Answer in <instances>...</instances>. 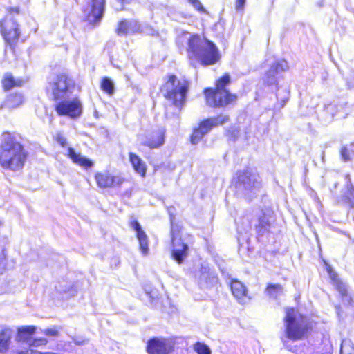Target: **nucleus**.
I'll use <instances>...</instances> for the list:
<instances>
[{
	"instance_id": "5701e85b",
	"label": "nucleus",
	"mask_w": 354,
	"mask_h": 354,
	"mask_svg": "<svg viewBox=\"0 0 354 354\" xmlns=\"http://www.w3.org/2000/svg\"><path fill=\"white\" fill-rule=\"evenodd\" d=\"M24 101V96L21 93H12L9 95L3 104H1L0 109H6L12 110L19 107Z\"/></svg>"
},
{
	"instance_id": "37998d69",
	"label": "nucleus",
	"mask_w": 354,
	"mask_h": 354,
	"mask_svg": "<svg viewBox=\"0 0 354 354\" xmlns=\"http://www.w3.org/2000/svg\"><path fill=\"white\" fill-rule=\"evenodd\" d=\"M56 140L62 147L66 146L67 144L66 138L60 133L56 135Z\"/></svg>"
},
{
	"instance_id": "c03bdc74",
	"label": "nucleus",
	"mask_w": 354,
	"mask_h": 354,
	"mask_svg": "<svg viewBox=\"0 0 354 354\" xmlns=\"http://www.w3.org/2000/svg\"><path fill=\"white\" fill-rule=\"evenodd\" d=\"M246 0H236V9L237 10H243L245 6Z\"/></svg>"
},
{
	"instance_id": "f03ea898",
	"label": "nucleus",
	"mask_w": 354,
	"mask_h": 354,
	"mask_svg": "<svg viewBox=\"0 0 354 354\" xmlns=\"http://www.w3.org/2000/svg\"><path fill=\"white\" fill-rule=\"evenodd\" d=\"M187 53L189 59L198 60L203 66L214 64L220 58L215 44L198 35L189 38Z\"/></svg>"
},
{
	"instance_id": "de8ad7c7",
	"label": "nucleus",
	"mask_w": 354,
	"mask_h": 354,
	"mask_svg": "<svg viewBox=\"0 0 354 354\" xmlns=\"http://www.w3.org/2000/svg\"><path fill=\"white\" fill-rule=\"evenodd\" d=\"M187 2L189 1V0H186Z\"/></svg>"
},
{
	"instance_id": "6ab92c4d",
	"label": "nucleus",
	"mask_w": 354,
	"mask_h": 354,
	"mask_svg": "<svg viewBox=\"0 0 354 354\" xmlns=\"http://www.w3.org/2000/svg\"><path fill=\"white\" fill-rule=\"evenodd\" d=\"M131 227L136 232V236L139 242L140 250L143 255L148 254V237L141 225L137 221H133L131 223Z\"/></svg>"
},
{
	"instance_id": "20e7f679",
	"label": "nucleus",
	"mask_w": 354,
	"mask_h": 354,
	"mask_svg": "<svg viewBox=\"0 0 354 354\" xmlns=\"http://www.w3.org/2000/svg\"><path fill=\"white\" fill-rule=\"evenodd\" d=\"M230 82V76L225 74L216 84V89L205 90L207 104L210 106H225L236 99V95L231 94L225 86Z\"/></svg>"
},
{
	"instance_id": "4468645a",
	"label": "nucleus",
	"mask_w": 354,
	"mask_h": 354,
	"mask_svg": "<svg viewBox=\"0 0 354 354\" xmlns=\"http://www.w3.org/2000/svg\"><path fill=\"white\" fill-rule=\"evenodd\" d=\"M97 185L100 188L120 187L124 182L120 176H113L108 172H97L95 176Z\"/></svg>"
},
{
	"instance_id": "f257e3e1",
	"label": "nucleus",
	"mask_w": 354,
	"mask_h": 354,
	"mask_svg": "<svg viewBox=\"0 0 354 354\" xmlns=\"http://www.w3.org/2000/svg\"><path fill=\"white\" fill-rule=\"evenodd\" d=\"M27 157V153L23 146L10 133L2 135L0 145V165L12 171H18L23 168Z\"/></svg>"
},
{
	"instance_id": "a878e982",
	"label": "nucleus",
	"mask_w": 354,
	"mask_h": 354,
	"mask_svg": "<svg viewBox=\"0 0 354 354\" xmlns=\"http://www.w3.org/2000/svg\"><path fill=\"white\" fill-rule=\"evenodd\" d=\"M2 84L5 90H10L15 86H21L24 84V80L21 78H15L11 73H6L3 77Z\"/></svg>"
},
{
	"instance_id": "2f4dec72",
	"label": "nucleus",
	"mask_w": 354,
	"mask_h": 354,
	"mask_svg": "<svg viewBox=\"0 0 354 354\" xmlns=\"http://www.w3.org/2000/svg\"><path fill=\"white\" fill-rule=\"evenodd\" d=\"M340 354H354V348L351 340L344 339L342 342Z\"/></svg>"
},
{
	"instance_id": "39448f33",
	"label": "nucleus",
	"mask_w": 354,
	"mask_h": 354,
	"mask_svg": "<svg viewBox=\"0 0 354 354\" xmlns=\"http://www.w3.org/2000/svg\"><path fill=\"white\" fill-rule=\"evenodd\" d=\"M286 338L291 340L302 339L308 330L305 317L293 308H287L284 318Z\"/></svg>"
},
{
	"instance_id": "a211bd4d",
	"label": "nucleus",
	"mask_w": 354,
	"mask_h": 354,
	"mask_svg": "<svg viewBox=\"0 0 354 354\" xmlns=\"http://www.w3.org/2000/svg\"><path fill=\"white\" fill-rule=\"evenodd\" d=\"M141 25L136 20H122L117 28L118 35H126L142 32Z\"/></svg>"
},
{
	"instance_id": "7c9ffc66",
	"label": "nucleus",
	"mask_w": 354,
	"mask_h": 354,
	"mask_svg": "<svg viewBox=\"0 0 354 354\" xmlns=\"http://www.w3.org/2000/svg\"><path fill=\"white\" fill-rule=\"evenodd\" d=\"M101 88L109 95H112L114 93V84L110 78L104 77L101 82Z\"/></svg>"
},
{
	"instance_id": "6e6552de",
	"label": "nucleus",
	"mask_w": 354,
	"mask_h": 354,
	"mask_svg": "<svg viewBox=\"0 0 354 354\" xmlns=\"http://www.w3.org/2000/svg\"><path fill=\"white\" fill-rule=\"evenodd\" d=\"M237 191L248 196L254 193L261 187L260 177L251 171H242L238 173Z\"/></svg>"
},
{
	"instance_id": "bb28decb",
	"label": "nucleus",
	"mask_w": 354,
	"mask_h": 354,
	"mask_svg": "<svg viewBox=\"0 0 354 354\" xmlns=\"http://www.w3.org/2000/svg\"><path fill=\"white\" fill-rule=\"evenodd\" d=\"M326 270L330 278L333 281L334 284L336 286V288L339 292V293L342 296L345 295L346 294V285L339 281V279H338L337 274L333 270V268L330 266L326 265Z\"/></svg>"
},
{
	"instance_id": "ddd939ff",
	"label": "nucleus",
	"mask_w": 354,
	"mask_h": 354,
	"mask_svg": "<svg viewBox=\"0 0 354 354\" xmlns=\"http://www.w3.org/2000/svg\"><path fill=\"white\" fill-rule=\"evenodd\" d=\"M171 234L173 245L172 257L178 263H180L187 255L188 246L186 243H183L180 239H178L176 236L174 227L172 225Z\"/></svg>"
},
{
	"instance_id": "dca6fc26",
	"label": "nucleus",
	"mask_w": 354,
	"mask_h": 354,
	"mask_svg": "<svg viewBox=\"0 0 354 354\" xmlns=\"http://www.w3.org/2000/svg\"><path fill=\"white\" fill-rule=\"evenodd\" d=\"M272 214L273 212L270 209L261 211L259 213L257 223H254L257 232L259 234H263L269 230L273 221Z\"/></svg>"
},
{
	"instance_id": "423d86ee",
	"label": "nucleus",
	"mask_w": 354,
	"mask_h": 354,
	"mask_svg": "<svg viewBox=\"0 0 354 354\" xmlns=\"http://www.w3.org/2000/svg\"><path fill=\"white\" fill-rule=\"evenodd\" d=\"M74 81L66 74H59L49 77L47 91L55 101L67 99L73 93Z\"/></svg>"
},
{
	"instance_id": "2eb2a0df",
	"label": "nucleus",
	"mask_w": 354,
	"mask_h": 354,
	"mask_svg": "<svg viewBox=\"0 0 354 354\" xmlns=\"http://www.w3.org/2000/svg\"><path fill=\"white\" fill-rule=\"evenodd\" d=\"M288 68V62L281 60L271 66L270 68L266 73L264 82L268 85L274 84L277 80V75L280 73Z\"/></svg>"
},
{
	"instance_id": "f704fd0d",
	"label": "nucleus",
	"mask_w": 354,
	"mask_h": 354,
	"mask_svg": "<svg viewBox=\"0 0 354 354\" xmlns=\"http://www.w3.org/2000/svg\"><path fill=\"white\" fill-rule=\"evenodd\" d=\"M205 134L199 129V128H196L194 129L193 133L191 136V142L193 145L198 144L201 139L203 138Z\"/></svg>"
},
{
	"instance_id": "e433bc0d",
	"label": "nucleus",
	"mask_w": 354,
	"mask_h": 354,
	"mask_svg": "<svg viewBox=\"0 0 354 354\" xmlns=\"http://www.w3.org/2000/svg\"><path fill=\"white\" fill-rule=\"evenodd\" d=\"M48 343V340L45 338H38L34 339L30 343H29V346L31 347H37L39 346L46 345Z\"/></svg>"
},
{
	"instance_id": "aec40b11",
	"label": "nucleus",
	"mask_w": 354,
	"mask_h": 354,
	"mask_svg": "<svg viewBox=\"0 0 354 354\" xmlns=\"http://www.w3.org/2000/svg\"><path fill=\"white\" fill-rule=\"evenodd\" d=\"M141 144L151 149L159 147L164 143V131L159 130L140 140Z\"/></svg>"
},
{
	"instance_id": "4be33fe9",
	"label": "nucleus",
	"mask_w": 354,
	"mask_h": 354,
	"mask_svg": "<svg viewBox=\"0 0 354 354\" xmlns=\"http://www.w3.org/2000/svg\"><path fill=\"white\" fill-rule=\"evenodd\" d=\"M68 156L72 161L85 169L91 168L93 166V162L82 156L80 153H77L72 147L68 148Z\"/></svg>"
},
{
	"instance_id": "b1692460",
	"label": "nucleus",
	"mask_w": 354,
	"mask_h": 354,
	"mask_svg": "<svg viewBox=\"0 0 354 354\" xmlns=\"http://www.w3.org/2000/svg\"><path fill=\"white\" fill-rule=\"evenodd\" d=\"M13 333L11 328L3 326L0 328V352L8 351Z\"/></svg>"
},
{
	"instance_id": "a18cd8bd",
	"label": "nucleus",
	"mask_w": 354,
	"mask_h": 354,
	"mask_svg": "<svg viewBox=\"0 0 354 354\" xmlns=\"http://www.w3.org/2000/svg\"><path fill=\"white\" fill-rule=\"evenodd\" d=\"M348 85L350 87H354V72L351 74L350 81L348 82Z\"/></svg>"
},
{
	"instance_id": "c9c22d12",
	"label": "nucleus",
	"mask_w": 354,
	"mask_h": 354,
	"mask_svg": "<svg viewBox=\"0 0 354 354\" xmlns=\"http://www.w3.org/2000/svg\"><path fill=\"white\" fill-rule=\"evenodd\" d=\"M61 329L62 328L60 326H53L50 328L42 330L41 333L47 336L57 337Z\"/></svg>"
},
{
	"instance_id": "c85d7f7f",
	"label": "nucleus",
	"mask_w": 354,
	"mask_h": 354,
	"mask_svg": "<svg viewBox=\"0 0 354 354\" xmlns=\"http://www.w3.org/2000/svg\"><path fill=\"white\" fill-rule=\"evenodd\" d=\"M266 294L271 298L277 299L283 294V287L280 284H268L266 289Z\"/></svg>"
},
{
	"instance_id": "49530a36",
	"label": "nucleus",
	"mask_w": 354,
	"mask_h": 354,
	"mask_svg": "<svg viewBox=\"0 0 354 354\" xmlns=\"http://www.w3.org/2000/svg\"><path fill=\"white\" fill-rule=\"evenodd\" d=\"M351 150L352 151V153L354 154V143L351 145Z\"/></svg>"
},
{
	"instance_id": "7ed1b4c3",
	"label": "nucleus",
	"mask_w": 354,
	"mask_h": 354,
	"mask_svg": "<svg viewBox=\"0 0 354 354\" xmlns=\"http://www.w3.org/2000/svg\"><path fill=\"white\" fill-rule=\"evenodd\" d=\"M189 82L185 78L178 79L176 76H169L168 80L162 86L161 91L165 98L171 101L177 108H180L185 102Z\"/></svg>"
},
{
	"instance_id": "9d476101",
	"label": "nucleus",
	"mask_w": 354,
	"mask_h": 354,
	"mask_svg": "<svg viewBox=\"0 0 354 354\" xmlns=\"http://www.w3.org/2000/svg\"><path fill=\"white\" fill-rule=\"evenodd\" d=\"M55 110L60 115H67L71 118L79 117L82 111V105L77 98L71 100H60L55 105Z\"/></svg>"
},
{
	"instance_id": "72a5a7b5",
	"label": "nucleus",
	"mask_w": 354,
	"mask_h": 354,
	"mask_svg": "<svg viewBox=\"0 0 354 354\" xmlns=\"http://www.w3.org/2000/svg\"><path fill=\"white\" fill-rule=\"evenodd\" d=\"M237 231L240 234L246 233L251 227L248 218H243L241 221H236Z\"/></svg>"
},
{
	"instance_id": "393cba45",
	"label": "nucleus",
	"mask_w": 354,
	"mask_h": 354,
	"mask_svg": "<svg viewBox=\"0 0 354 354\" xmlns=\"http://www.w3.org/2000/svg\"><path fill=\"white\" fill-rule=\"evenodd\" d=\"M129 160L134 170L141 176L144 177L147 171L145 162L142 161L138 156L133 153H129Z\"/></svg>"
},
{
	"instance_id": "58836bf2",
	"label": "nucleus",
	"mask_w": 354,
	"mask_h": 354,
	"mask_svg": "<svg viewBox=\"0 0 354 354\" xmlns=\"http://www.w3.org/2000/svg\"><path fill=\"white\" fill-rule=\"evenodd\" d=\"M8 15L6 17L7 19L8 20V17L11 16L13 17L15 15H19L20 13V8L19 6H14V7H8L7 8Z\"/></svg>"
},
{
	"instance_id": "79ce46f5",
	"label": "nucleus",
	"mask_w": 354,
	"mask_h": 354,
	"mask_svg": "<svg viewBox=\"0 0 354 354\" xmlns=\"http://www.w3.org/2000/svg\"><path fill=\"white\" fill-rule=\"evenodd\" d=\"M118 6L115 5V9L116 10H121L123 9V6L125 4L130 3L133 0H116Z\"/></svg>"
},
{
	"instance_id": "f3484780",
	"label": "nucleus",
	"mask_w": 354,
	"mask_h": 354,
	"mask_svg": "<svg viewBox=\"0 0 354 354\" xmlns=\"http://www.w3.org/2000/svg\"><path fill=\"white\" fill-rule=\"evenodd\" d=\"M229 120L228 116L219 115L216 117L209 118L201 121L199 124V129L206 135L212 128L222 125Z\"/></svg>"
},
{
	"instance_id": "9b49d317",
	"label": "nucleus",
	"mask_w": 354,
	"mask_h": 354,
	"mask_svg": "<svg viewBox=\"0 0 354 354\" xmlns=\"http://www.w3.org/2000/svg\"><path fill=\"white\" fill-rule=\"evenodd\" d=\"M173 350V343L168 339L154 337L147 342L148 354H171Z\"/></svg>"
},
{
	"instance_id": "1a4fd4ad",
	"label": "nucleus",
	"mask_w": 354,
	"mask_h": 354,
	"mask_svg": "<svg viewBox=\"0 0 354 354\" xmlns=\"http://www.w3.org/2000/svg\"><path fill=\"white\" fill-rule=\"evenodd\" d=\"M105 0H85L82 11L90 23L95 24L102 17Z\"/></svg>"
},
{
	"instance_id": "0eeeda50",
	"label": "nucleus",
	"mask_w": 354,
	"mask_h": 354,
	"mask_svg": "<svg viewBox=\"0 0 354 354\" xmlns=\"http://www.w3.org/2000/svg\"><path fill=\"white\" fill-rule=\"evenodd\" d=\"M193 274L196 281L202 289L212 288L218 282L215 271L205 261L195 265Z\"/></svg>"
},
{
	"instance_id": "ea45409f",
	"label": "nucleus",
	"mask_w": 354,
	"mask_h": 354,
	"mask_svg": "<svg viewBox=\"0 0 354 354\" xmlns=\"http://www.w3.org/2000/svg\"><path fill=\"white\" fill-rule=\"evenodd\" d=\"M188 2L197 10L200 12H203L205 10L203 6L199 0H189Z\"/></svg>"
},
{
	"instance_id": "cd10ccee",
	"label": "nucleus",
	"mask_w": 354,
	"mask_h": 354,
	"mask_svg": "<svg viewBox=\"0 0 354 354\" xmlns=\"http://www.w3.org/2000/svg\"><path fill=\"white\" fill-rule=\"evenodd\" d=\"M36 327L34 326H24L17 328L16 341L21 342L26 341L30 335L35 333Z\"/></svg>"
},
{
	"instance_id": "a19ab883",
	"label": "nucleus",
	"mask_w": 354,
	"mask_h": 354,
	"mask_svg": "<svg viewBox=\"0 0 354 354\" xmlns=\"http://www.w3.org/2000/svg\"><path fill=\"white\" fill-rule=\"evenodd\" d=\"M72 339L77 346H82L88 342V339L82 337H73Z\"/></svg>"
},
{
	"instance_id": "4c0bfd02",
	"label": "nucleus",
	"mask_w": 354,
	"mask_h": 354,
	"mask_svg": "<svg viewBox=\"0 0 354 354\" xmlns=\"http://www.w3.org/2000/svg\"><path fill=\"white\" fill-rule=\"evenodd\" d=\"M350 151L352 152L351 150V147L348 149L347 147H343L341 150V156L342 159L344 161H348L351 160L352 156L350 154Z\"/></svg>"
},
{
	"instance_id": "f8f14e48",
	"label": "nucleus",
	"mask_w": 354,
	"mask_h": 354,
	"mask_svg": "<svg viewBox=\"0 0 354 354\" xmlns=\"http://www.w3.org/2000/svg\"><path fill=\"white\" fill-rule=\"evenodd\" d=\"M1 32L6 40L9 44H12L19 39L20 32L18 28V24L13 20L5 18L0 22Z\"/></svg>"
},
{
	"instance_id": "c756f323",
	"label": "nucleus",
	"mask_w": 354,
	"mask_h": 354,
	"mask_svg": "<svg viewBox=\"0 0 354 354\" xmlns=\"http://www.w3.org/2000/svg\"><path fill=\"white\" fill-rule=\"evenodd\" d=\"M346 190L344 193L346 200L348 201L351 206H354V187L351 183V179L349 175L346 176Z\"/></svg>"
},
{
	"instance_id": "473e14b6",
	"label": "nucleus",
	"mask_w": 354,
	"mask_h": 354,
	"mask_svg": "<svg viewBox=\"0 0 354 354\" xmlns=\"http://www.w3.org/2000/svg\"><path fill=\"white\" fill-rule=\"evenodd\" d=\"M193 349L197 354H212L211 349L204 343H195Z\"/></svg>"
},
{
	"instance_id": "412c9836",
	"label": "nucleus",
	"mask_w": 354,
	"mask_h": 354,
	"mask_svg": "<svg viewBox=\"0 0 354 354\" xmlns=\"http://www.w3.org/2000/svg\"><path fill=\"white\" fill-rule=\"evenodd\" d=\"M232 295L241 304H245L247 301V291L245 286L237 280H232L230 284Z\"/></svg>"
}]
</instances>
